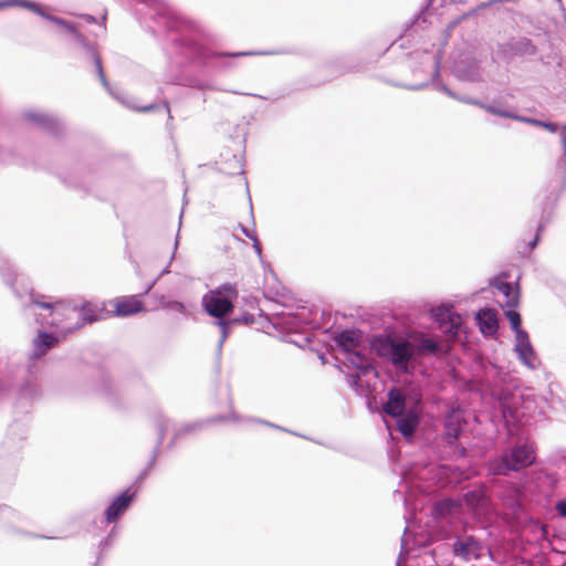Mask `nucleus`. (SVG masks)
<instances>
[{"instance_id":"f257e3e1","label":"nucleus","mask_w":566,"mask_h":566,"mask_svg":"<svg viewBox=\"0 0 566 566\" xmlns=\"http://www.w3.org/2000/svg\"><path fill=\"white\" fill-rule=\"evenodd\" d=\"M151 11V19L170 33L168 49L171 67L182 69L188 65L207 67L221 56H249L259 54L247 51L237 53L217 52L201 42L200 29L197 23L179 14L163 0H142Z\"/></svg>"},{"instance_id":"f03ea898","label":"nucleus","mask_w":566,"mask_h":566,"mask_svg":"<svg viewBox=\"0 0 566 566\" xmlns=\"http://www.w3.org/2000/svg\"><path fill=\"white\" fill-rule=\"evenodd\" d=\"M19 7L27 9L36 13L38 15L44 18L45 20L56 24L61 28V30L67 35V42L75 48L80 49L81 52L88 59H91L95 65L97 75L103 84V86L112 94L116 99L120 101L126 106L140 111V112H149L155 108V104H149L147 106L139 107L134 104L132 101L126 98L125 94L120 91L115 92L111 88L109 83L104 74L103 65L101 57L96 51V48L93 43L88 42L87 39L80 31L81 24L71 22L59 17L46 13L43 8L33 1L30 0H0V10L7 8Z\"/></svg>"},{"instance_id":"7ed1b4c3","label":"nucleus","mask_w":566,"mask_h":566,"mask_svg":"<svg viewBox=\"0 0 566 566\" xmlns=\"http://www.w3.org/2000/svg\"><path fill=\"white\" fill-rule=\"evenodd\" d=\"M76 311V304L55 300L52 296L34 295L33 293H30V303L25 306V313L34 315L42 326L59 327L63 333L80 327L78 323L74 326L62 325L66 319H70Z\"/></svg>"},{"instance_id":"20e7f679","label":"nucleus","mask_w":566,"mask_h":566,"mask_svg":"<svg viewBox=\"0 0 566 566\" xmlns=\"http://www.w3.org/2000/svg\"><path fill=\"white\" fill-rule=\"evenodd\" d=\"M535 461V448L530 441L516 444L501 455L488 462V471L493 475H506L532 465Z\"/></svg>"},{"instance_id":"39448f33","label":"nucleus","mask_w":566,"mask_h":566,"mask_svg":"<svg viewBox=\"0 0 566 566\" xmlns=\"http://www.w3.org/2000/svg\"><path fill=\"white\" fill-rule=\"evenodd\" d=\"M463 431L462 417L459 412H450L444 420V430L440 442L442 449L440 455L442 459L457 460L467 457V449L458 443Z\"/></svg>"},{"instance_id":"423d86ee","label":"nucleus","mask_w":566,"mask_h":566,"mask_svg":"<svg viewBox=\"0 0 566 566\" xmlns=\"http://www.w3.org/2000/svg\"><path fill=\"white\" fill-rule=\"evenodd\" d=\"M237 296L235 285L227 283L205 294L202 306L210 316L218 318V321L224 319V316L232 312L233 301Z\"/></svg>"},{"instance_id":"0eeeda50","label":"nucleus","mask_w":566,"mask_h":566,"mask_svg":"<svg viewBox=\"0 0 566 566\" xmlns=\"http://www.w3.org/2000/svg\"><path fill=\"white\" fill-rule=\"evenodd\" d=\"M430 64L433 69L431 80L433 82L436 90L443 92L451 98H454L462 103L479 106L480 108L484 109L485 112H488L492 115H496V116L505 115L504 113H502V107L496 106L495 104H489V103L481 102L473 97L460 96L457 93H454L453 91H451L447 85L439 82L438 77L440 75V64H441V52L440 51L437 52L436 54H433L432 56H430Z\"/></svg>"},{"instance_id":"6e6552de","label":"nucleus","mask_w":566,"mask_h":566,"mask_svg":"<svg viewBox=\"0 0 566 566\" xmlns=\"http://www.w3.org/2000/svg\"><path fill=\"white\" fill-rule=\"evenodd\" d=\"M377 350L379 355L387 357L395 366L405 370L413 356V346L408 340L395 342L388 338L380 343Z\"/></svg>"},{"instance_id":"1a4fd4ad","label":"nucleus","mask_w":566,"mask_h":566,"mask_svg":"<svg viewBox=\"0 0 566 566\" xmlns=\"http://www.w3.org/2000/svg\"><path fill=\"white\" fill-rule=\"evenodd\" d=\"M346 361L356 369L355 374L347 375V382L355 391L359 392L363 389L360 376L376 374L371 359L360 349H355L346 354Z\"/></svg>"},{"instance_id":"9d476101","label":"nucleus","mask_w":566,"mask_h":566,"mask_svg":"<svg viewBox=\"0 0 566 566\" xmlns=\"http://www.w3.org/2000/svg\"><path fill=\"white\" fill-rule=\"evenodd\" d=\"M483 551L484 546L482 542L472 534H459L454 537L452 543L454 557L463 562L479 559L483 555Z\"/></svg>"},{"instance_id":"9b49d317","label":"nucleus","mask_w":566,"mask_h":566,"mask_svg":"<svg viewBox=\"0 0 566 566\" xmlns=\"http://www.w3.org/2000/svg\"><path fill=\"white\" fill-rule=\"evenodd\" d=\"M431 315L443 333L449 335L451 338H457L459 336L462 319L461 316L453 311L452 305L441 304L433 307L431 310Z\"/></svg>"},{"instance_id":"f8f14e48","label":"nucleus","mask_w":566,"mask_h":566,"mask_svg":"<svg viewBox=\"0 0 566 566\" xmlns=\"http://www.w3.org/2000/svg\"><path fill=\"white\" fill-rule=\"evenodd\" d=\"M313 323V314L306 307L298 308L294 312H283L276 317V324L289 333H298Z\"/></svg>"},{"instance_id":"ddd939ff","label":"nucleus","mask_w":566,"mask_h":566,"mask_svg":"<svg viewBox=\"0 0 566 566\" xmlns=\"http://www.w3.org/2000/svg\"><path fill=\"white\" fill-rule=\"evenodd\" d=\"M514 352L518 360L530 370H536L541 367V359L531 344L527 332H520L515 337Z\"/></svg>"},{"instance_id":"4468645a","label":"nucleus","mask_w":566,"mask_h":566,"mask_svg":"<svg viewBox=\"0 0 566 566\" xmlns=\"http://www.w3.org/2000/svg\"><path fill=\"white\" fill-rule=\"evenodd\" d=\"M136 493L126 489L117 495L105 510V522L111 524L116 522L130 506Z\"/></svg>"},{"instance_id":"2eb2a0df","label":"nucleus","mask_w":566,"mask_h":566,"mask_svg":"<svg viewBox=\"0 0 566 566\" xmlns=\"http://www.w3.org/2000/svg\"><path fill=\"white\" fill-rule=\"evenodd\" d=\"M22 117L39 128L56 134L61 128V124L54 116L36 109H28L23 112Z\"/></svg>"},{"instance_id":"dca6fc26","label":"nucleus","mask_w":566,"mask_h":566,"mask_svg":"<svg viewBox=\"0 0 566 566\" xmlns=\"http://www.w3.org/2000/svg\"><path fill=\"white\" fill-rule=\"evenodd\" d=\"M457 77L468 82H480L482 80L481 69L475 60H459L453 66Z\"/></svg>"},{"instance_id":"f3484780","label":"nucleus","mask_w":566,"mask_h":566,"mask_svg":"<svg viewBox=\"0 0 566 566\" xmlns=\"http://www.w3.org/2000/svg\"><path fill=\"white\" fill-rule=\"evenodd\" d=\"M413 346V355H441L447 352V346L444 343L436 340L432 337H428L424 335H420L413 339L411 343Z\"/></svg>"},{"instance_id":"a211bd4d","label":"nucleus","mask_w":566,"mask_h":566,"mask_svg":"<svg viewBox=\"0 0 566 566\" xmlns=\"http://www.w3.org/2000/svg\"><path fill=\"white\" fill-rule=\"evenodd\" d=\"M115 314L120 317L132 316L144 311V304L136 295L114 300Z\"/></svg>"},{"instance_id":"6ab92c4d","label":"nucleus","mask_w":566,"mask_h":566,"mask_svg":"<svg viewBox=\"0 0 566 566\" xmlns=\"http://www.w3.org/2000/svg\"><path fill=\"white\" fill-rule=\"evenodd\" d=\"M406 408V394L401 388L394 387L388 392V400L384 405V412L391 417H399Z\"/></svg>"},{"instance_id":"aec40b11","label":"nucleus","mask_w":566,"mask_h":566,"mask_svg":"<svg viewBox=\"0 0 566 566\" xmlns=\"http://www.w3.org/2000/svg\"><path fill=\"white\" fill-rule=\"evenodd\" d=\"M481 332L484 335H493L497 331V318L494 311L490 308H482L475 316Z\"/></svg>"},{"instance_id":"412c9836","label":"nucleus","mask_w":566,"mask_h":566,"mask_svg":"<svg viewBox=\"0 0 566 566\" xmlns=\"http://www.w3.org/2000/svg\"><path fill=\"white\" fill-rule=\"evenodd\" d=\"M57 337L50 333H39L33 340L31 358L42 357L50 348L57 344Z\"/></svg>"},{"instance_id":"4be33fe9","label":"nucleus","mask_w":566,"mask_h":566,"mask_svg":"<svg viewBox=\"0 0 566 566\" xmlns=\"http://www.w3.org/2000/svg\"><path fill=\"white\" fill-rule=\"evenodd\" d=\"M465 504L473 511L482 510L488 504V494L483 485H479L468 491L463 495Z\"/></svg>"},{"instance_id":"5701e85b","label":"nucleus","mask_w":566,"mask_h":566,"mask_svg":"<svg viewBox=\"0 0 566 566\" xmlns=\"http://www.w3.org/2000/svg\"><path fill=\"white\" fill-rule=\"evenodd\" d=\"M335 340L345 354H347L352 350L358 349L360 333L354 329H345L335 337Z\"/></svg>"},{"instance_id":"b1692460","label":"nucleus","mask_w":566,"mask_h":566,"mask_svg":"<svg viewBox=\"0 0 566 566\" xmlns=\"http://www.w3.org/2000/svg\"><path fill=\"white\" fill-rule=\"evenodd\" d=\"M441 478L446 479L447 484H458L471 476V471L453 465H441L439 468Z\"/></svg>"},{"instance_id":"393cba45","label":"nucleus","mask_w":566,"mask_h":566,"mask_svg":"<svg viewBox=\"0 0 566 566\" xmlns=\"http://www.w3.org/2000/svg\"><path fill=\"white\" fill-rule=\"evenodd\" d=\"M418 413L415 410H409L408 412L402 413L400 418L397 420V429L402 436L409 437L413 434L418 427Z\"/></svg>"},{"instance_id":"a878e982","label":"nucleus","mask_w":566,"mask_h":566,"mask_svg":"<svg viewBox=\"0 0 566 566\" xmlns=\"http://www.w3.org/2000/svg\"><path fill=\"white\" fill-rule=\"evenodd\" d=\"M522 494L523 493L517 485L506 483L504 490L500 494V499L507 507L514 510L521 506Z\"/></svg>"},{"instance_id":"bb28decb","label":"nucleus","mask_w":566,"mask_h":566,"mask_svg":"<svg viewBox=\"0 0 566 566\" xmlns=\"http://www.w3.org/2000/svg\"><path fill=\"white\" fill-rule=\"evenodd\" d=\"M522 396L513 395L510 399L506 396H500L499 399L501 401V409L504 418H512L513 420L522 417L524 413L520 412L517 408V403L520 402Z\"/></svg>"},{"instance_id":"cd10ccee","label":"nucleus","mask_w":566,"mask_h":566,"mask_svg":"<svg viewBox=\"0 0 566 566\" xmlns=\"http://www.w3.org/2000/svg\"><path fill=\"white\" fill-rule=\"evenodd\" d=\"M78 316L82 319V323L78 324L82 326L85 323H93L102 318L103 308L98 307L96 304L86 302L81 307L77 306Z\"/></svg>"},{"instance_id":"c85d7f7f","label":"nucleus","mask_w":566,"mask_h":566,"mask_svg":"<svg viewBox=\"0 0 566 566\" xmlns=\"http://www.w3.org/2000/svg\"><path fill=\"white\" fill-rule=\"evenodd\" d=\"M496 290L505 297V302L501 304L509 308H514L518 304V292L512 286L510 282H497Z\"/></svg>"},{"instance_id":"c756f323","label":"nucleus","mask_w":566,"mask_h":566,"mask_svg":"<svg viewBox=\"0 0 566 566\" xmlns=\"http://www.w3.org/2000/svg\"><path fill=\"white\" fill-rule=\"evenodd\" d=\"M41 394L38 379L35 377H29L21 386H20V398L27 400H33L38 398Z\"/></svg>"},{"instance_id":"7c9ffc66","label":"nucleus","mask_w":566,"mask_h":566,"mask_svg":"<svg viewBox=\"0 0 566 566\" xmlns=\"http://www.w3.org/2000/svg\"><path fill=\"white\" fill-rule=\"evenodd\" d=\"M155 426H156V430H157V433H158V441H157V444L155 447L154 454H153V458L150 460V464H154V461H155V458H156V453L158 452L160 446L164 442L166 431L168 430V428L170 426V421L167 418H165L163 415H157L155 417Z\"/></svg>"},{"instance_id":"2f4dec72","label":"nucleus","mask_w":566,"mask_h":566,"mask_svg":"<svg viewBox=\"0 0 566 566\" xmlns=\"http://www.w3.org/2000/svg\"><path fill=\"white\" fill-rule=\"evenodd\" d=\"M563 156L557 163L556 171L560 178L562 190L566 187V134L559 132Z\"/></svg>"},{"instance_id":"473e14b6","label":"nucleus","mask_w":566,"mask_h":566,"mask_svg":"<svg viewBox=\"0 0 566 566\" xmlns=\"http://www.w3.org/2000/svg\"><path fill=\"white\" fill-rule=\"evenodd\" d=\"M458 510L455 503L451 500H443L434 505L433 513L437 517H443L453 514Z\"/></svg>"},{"instance_id":"72a5a7b5","label":"nucleus","mask_w":566,"mask_h":566,"mask_svg":"<svg viewBox=\"0 0 566 566\" xmlns=\"http://www.w3.org/2000/svg\"><path fill=\"white\" fill-rule=\"evenodd\" d=\"M239 322V319H233V321H229V319H219L216 322V325H218L220 327V331H221V337L218 342V346H217V354L218 356L221 355V352H222V346L226 342V339L228 338L229 334H230V331H229V326L233 323H237Z\"/></svg>"},{"instance_id":"f704fd0d","label":"nucleus","mask_w":566,"mask_h":566,"mask_svg":"<svg viewBox=\"0 0 566 566\" xmlns=\"http://www.w3.org/2000/svg\"><path fill=\"white\" fill-rule=\"evenodd\" d=\"M502 113L507 114V115H500V117L511 118V119H514V120H517V122H521V123H526V124H530V125H534V126H537V127H541V124H542L541 119L521 116V115H517V114H515V113H513V112H511L509 109H505L503 107H502Z\"/></svg>"},{"instance_id":"c9c22d12","label":"nucleus","mask_w":566,"mask_h":566,"mask_svg":"<svg viewBox=\"0 0 566 566\" xmlns=\"http://www.w3.org/2000/svg\"><path fill=\"white\" fill-rule=\"evenodd\" d=\"M505 315H506L507 319L510 321L511 328L514 331L515 337H517L520 332H525L521 327V322H522L521 315L516 311H514L513 308H509L505 312Z\"/></svg>"},{"instance_id":"e433bc0d","label":"nucleus","mask_w":566,"mask_h":566,"mask_svg":"<svg viewBox=\"0 0 566 566\" xmlns=\"http://www.w3.org/2000/svg\"><path fill=\"white\" fill-rule=\"evenodd\" d=\"M423 480L426 479L424 474L421 472H418L417 471V468L415 467H411L409 469H407L403 473H402V483L403 484H409V483H413L416 480Z\"/></svg>"},{"instance_id":"4c0bfd02","label":"nucleus","mask_w":566,"mask_h":566,"mask_svg":"<svg viewBox=\"0 0 566 566\" xmlns=\"http://www.w3.org/2000/svg\"><path fill=\"white\" fill-rule=\"evenodd\" d=\"M178 244H179V235H177L176 240H175V244H174V252L170 256V260H169V263L166 265L165 269L161 270V272L159 273V275L147 286V289L145 290V292L143 293V295H146L149 293V291L154 287V285L156 284L157 280L161 276V275H165V274H168L170 271H169V265L171 263V261L174 260L175 258V254H176V250L178 248Z\"/></svg>"},{"instance_id":"58836bf2","label":"nucleus","mask_w":566,"mask_h":566,"mask_svg":"<svg viewBox=\"0 0 566 566\" xmlns=\"http://www.w3.org/2000/svg\"><path fill=\"white\" fill-rule=\"evenodd\" d=\"M161 304L164 307L169 308L171 311H176L178 313H185L186 306L179 301H166L164 297L161 298Z\"/></svg>"},{"instance_id":"ea45409f","label":"nucleus","mask_w":566,"mask_h":566,"mask_svg":"<svg viewBox=\"0 0 566 566\" xmlns=\"http://www.w3.org/2000/svg\"><path fill=\"white\" fill-rule=\"evenodd\" d=\"M203 423H205V421H196V422L188 423V424L184 426L181 429L177 430L176 437L184 434V433L195 432L196 430L202 428Z\"/></svg>"},{"instance_id":"a19ab883","label":"nucleus","mask_w":566,"mask_h":566,"mask_svg":"<svg viewBox=\"0 0 566 566\" xmlns=\"http://www.w3.org/2000/svg\"><path fill=\"white\" fill-rule=\"evenodd\" d=\"M14 516H15V512L12 509H10L9 506L0 507V517L1 518L9 521Z\"/></svg>"},{"instance_id":"79ce46f5","label":"nucleus","mask_w":566,"mask_h":566,"mask_svg":"<svg viewBox=\"0 0 566 566\" xmlns=\"http://www.w3.org/2000/svg\"><path fill=\"white\" fill-rule=\"evenodd\" d=\"M408 553V547L405 537L401 539V551L397 560V566H401L402 563H405L406 557L405 555Z\"/></svg>"},{"instance_id":"37998d69","label":"nucleus","mask_w":566,"mask_h":566,"mask_svg":"<svg viewBox=\"0 0 566 566\" xmlns=\"http://www.w3.org/2000/svg\"><path fill=\"white\" fill-rule=\"evenodd\" d=\"M555 510L562 517H566V496L556 502Z\"/></svg>"},{"instance_id":"c03bdc74","label":"nucleus","mask_w":566,"mask_h":566,"mask_svg":"<svg viewBox=\"0 0 566 566\" xmlns=\"http://www.w3.org/2000/svg\"><path fill=\"white\" fill-rule=\"evenodd\" d=\"M544 228H545V223L541 222V223L538 224V227H537V233H536V235H535V237H534V239H533L532 241H530V243H528V248H530V250H533V249L537 245V243H538V241H539V233L544 230Z\"/></svg>"},{"instance_id":"a18cd8bd","label":"nucleus","mask_w":566,"mask_h":566,"mask_svg":"<svg viewBox=\"0 0 566 566\" xmlns=\"http://www.w3.org/2000/svg\"><path fill=\"white\" fill-rule=\"evenodd\" d=\"M228 420L238 422L239 421V417L234 412H232L230 415V417H216V418H210L207 421L208 422H217V421H228Z\"/></svg>"},{"instance_id":"49530a36","label":"nucleus","mask_w":566,"mask_h":566,"mask_svg":"<svg viewBox=\"0 0 566 566\" xmlns=\"http://www.w3.org/2000/svg\"><path fill=\"white\" fill-rule=\"evenodd\" d=\"M240 227V230L241 232L247 237L249 238L251 241L254 240V238H258L255 231L253 229H249L242 224L239 226Z\"/></svg>"},{"instance_id":"de8ad7c7","label":"nucleus","mask_w":566,"mask_h":566,"mask_svg":"<svg viewBox=\"0 0 566 566\" xmlns=\"http://www.w3.org/2000/svg\"><path fill=\"white\" fill-rule=\"evenodd\" d=\"M541 127L547 129L549 133H556L558 130V125L553 122L542 120Z\"/></svg>"},{"instance_id":"09e8293b","label":"nucleus","mask_w":566,"mask_h":566,"mask_svg":"<svg viewBox=\"0 0 566 566\" xmlns=\"http://www.w3.org/2000/svg\"><path fill=\"white\" fill-rule=\"evenodd\" d=\"M252 243H253L252 247H253L255 253L258 254V256L261 258V255H262V248H261V243H260L259 239L254 238V240H252Z\"/></svg>"},{"instance_id":"8fccbe9b","label":"nucleus","mask_w":566,"mask_h":566,"mask_svg":"<svg viewBox=\"0 0 566 566\" xmlns=\"http://www.w3.org/2000/svg\"><path fill=\"white\" fill-rule=\"evenodd\" d=\"M111 544H112V541H111V537H109V536H108V537H106V538H104V539H102V541L99 542V548H101V551L106 549L108 546H111Z\"/></svg>"},{"instance_id":"3c124183","label":"nucleus","mask_w":566,"mask_h":566,"mask_svg":"<svg viewBox=\"0 0 566 566\" xmlns=\"http://www.w3.org/2000/svg\"><path fill=\"white\" fill-rule=\"evenodd\" d=\"M427 83H421V84H417V85H405L406 88L408 90H412V91H418V90H422L424 87H427Z\"/></svg>"},{"instance_id":"603ef678","label":"nucleus","mask_w":566,"mask_h":566,"mask_svg":"<svg viewBox=\"0 0 566 566\" xmlns=\"http://www.w3.org/2000/svg\"><path fill=\"white\" fill-rule=\"evenodd\" d=\"M81 18L83 20H85L86 23H95L96 22V18L91 14H83V15H81Z\"/></svg>"},{"instance_id":"864d4df0","label":"nucleus","mask_w":566,"mask_h":566,"mask_svg":"<svg viewBox=\"0 0 566 566\" xmlns=\"http://www.w3.org/2000/svg\"><path fill=\"white\" fill-rule=\"evenodd\" d=\"M169 81L172 83L181 84L185 80L180 75H172L170 76Z\"/></svg>"},{"instance_id":"5fc2aeb1","label":"nucleus","mask_w":566,"mask_h":566,"mask_svg":"<svg viewBox=\"0 0 566 566\" xmlns=\"http://www.w3.org/2000/svg\"><path fill=\"white\" fill-rule=\"evenodd\" d=\"M105 21H106V14H103V17H102V23H101V25H99V29H101V31H102V32H104V31H105V29H106V27H105Z\"/></svg>"},{"instance_id":"6e6d98bb","label":"nucleus","mask_w":566,"mask_h":566,"mask_svg":"<svg viewBox=\"0 0 566 566\" xmlns=\"http://www.w3.org/2000/svg\"><path fill=\"white\" fill-rule=\"evenodd\" d=\"M191 85H192V86H196V87H199V88H205V87H207V85H206L205 83H202V82H197V83H193V84H191Z\"/></svg>"},{"instance_id":"4d7b16f0","label":"nucleus","mask_w":566,"mask_h":566,"mask_svg":"<svg viewBox=\"0 0 566 566\" xmlns=\"http://www.w3.org/2000/svg\"><path fill=\"white\" fill-rule=\"evenodd\" d=\"M258 421H259V422H261V423H264V424H266V426L273 427V428L282 429L281 427L275 426V424H273V423H270V422H268V421H262V420H258Z\"/></svg>"},{"instance_id":"13d9d810","label":"nucleus","mask_w":566,"mask_h":566,"mask_svg":"<svg viewBox=\"0 0 566 566\" xmlns=\"http://www.w3.org/2000/svg\"><path fill=\"white\" fill-rule=\"evenodd\" d=\"M164 109L169 114L170 111H169V106H168V103H164Z\"/></svg>"},{"instance_id":"bf43d9fd","label":"nucleus","mask_w":566,"mask_h":566,"mask_svg":"<svg viewBox=\"0 0 566 566\" xmlns=\"http://www.w3.org/2000/svg\"><path fill=\"white\" fill-rule=\"evenodd\" d=\"M560 133L566 134V124L560 127Z\"/></svg>"},{"instance_id":"052dcab7","label":"nucleus","mask_w":566,"mask_h":566,"mask_svg":"<svg viewBox=\"0 0 566 566\" xmlns=\"http://www.w3.org/2000/svg\"><path fill=\"white\" fill-rule=\"evenodd\" d=\"M454 2H458V3H464L465 0H453Z\"/></svg>"},{"instance_id":"680f3d73","label":"nucleus","mask_w":566,"mask_h":566,"mask_svg":"<svg viewBox=\"0 0 566 566\" xmlns=\"http://www.w3.org/2000/svg\"><path fill=\"white\" fill-rule=\"evenodd\" d=\"M419 20H420V15H418V17L415 19L413 23H415V24H416V23H418V21H419Z\"/></svg>"},{"instance_id":"e2e57ef3","label":"nucleus","mask_w":566,"mask_h":566,"mask_svg":"<svg viewBox=\"0 0 566 566\" xmlns=\"http://www.w3.org/2000/svg\"><path fill=\"white\" fill-rule=\"evenodd\" d=\"M433 2V0H429L428 4L427 6H430L431 3ZM428 7H426L427 9Z\"/></svg>"},{"instance_id":"0e129e2a","label":"nucleus","mask_w":566,"mask_h":566,"mask_svg":"<svg viewBox=\"0 0 566 566\" xmlns=\"http://www.w3.org/2000/svg\"><path fill=\"white\" fill-rule=\"evenodd\" d=\"M558 2H560L562 0H557Z\"/></svg>"}]
</instances>
